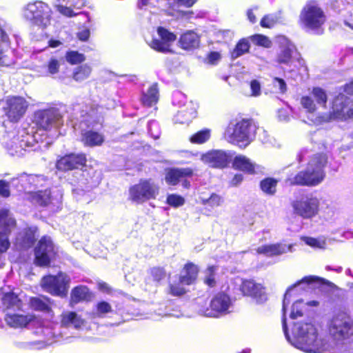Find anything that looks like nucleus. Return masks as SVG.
I'll use <instances>...</instances> for the list:
<instances>
[{"mask_svg":"<svg viewBox=\"0 0 353 353\" xmlns=\"http://www.w3.org/2000/svg\"><path fill=\"white\" fill-rule=\"evenodd\" d=\"M51 13L50 6L41 1L29 3L24 10L26 18L41 28H46L50 23Z\"/></svg>","mask_w":353,"mask_h":353,"instance_id":"nucleus-8","label":"nucleus"},{"mask_svg":"<svg viewBox=\"0 0 353 353\" xmlns=\"http://www.w3.org/2000/svg\"><path fill=\"white\" fill-rule=\"evenodd\" d=\"M2 48L0 47V66H10L14 63L13 57H9L6 54H3Z\"/></svg>","mask_w":353,"mask_h":353,"instance_id":"nucleus-55","label":"nucleus"},{"mask_svg":"<svg viewBox=\"0 0 353 353\" xmlns=\"http://www.w3.org/2000/svg\"><path fill=\"white\" fill-rule=\"evenodd\" d=\"M158 34L163 41L159 39H152L149 43V46L154 50L165 53L170 52L169 42L174 41L176 39V36L168 31L163 28H159L157 30Z\"/></svg>","mask_w":353,"mask_h":353,"instance_id":"nucleus-21","label":"nucleus"},{"mask_svg":"<svg viewBox=\"0 0 353 353\" xmlns=\"http://www.w3.org/2000/svg\"><path fill=\"white\" fill-rule=\"evenodd\" d=\"M159 193V186L152 179H141L129 190V198L133 202L143 203L155 199Z\"/></svg>","mask_w":353,"mask_h":353,"instance_id":"nucleus-7","label":"nucleus"},{"mask_svg":"<svg viewBox=\"0 0 353 353\" xmlns=\"http://www.w3.org/2000/svg\"><path fill=\"white\" fill-rule=\"evenodd\" d=\"M199 269L198 267L192 263H187L183 270V274L180 276V283L185 285L192 284L196 279Z\"/></svg>","mask_w":353,"mask_h":353,"instance_id":"nucleus-34","label":"nucleus"},{"mask_svg":"<svg viewBox=\"0 0 353 353\" xmlns=\"http://www.w3.org/2000/svg\"><path fill=\"white\" fill-rule=\"evenodd\" d=\"M151 274L155 281H159L165 276V272L161 268H153L151 269Z\"/></svg>","mask_w":353,"mask_h":353,"instance_id":"nucleus-57","label":"nucleus"},{"mask_svg":"<svg viewBox=\"0 0 353 353\" xmlns=\"http://www.w3.org/2000/svg\"><path fill=\"white\" fill-rule=\"evenodd\" d=\"M330 335L335 341H343L353 335V321L344 311L335 312L328 324Z\"/></svg>","mask_w":353,"mask_h":353,"instance_id":"nucleus-5","label":"nucleus"},{"mask_svg":"<svg viewBox=\"0 0 353 353\" xmlns=\"http://www.w3.org/2000/svg\"><path fill=\"white\" fill-rule=\"evenodd\" d=\"M46 69L45 76H54L59 71L60 61L54 58H51L43 66Z\"/></svg>","mask_w":353,"mask_h":353,"instance_id":"nucleus-41","label":"nucleus"},{"mask_svg":"<svg viewBox=\"0 0 353 353\" xmlns=\"http://www.w3.org/2000/svg\"><path fill=\"white\" fill-rule=\"evenodd\" d=\"M327 99V94L322 88H314L310 96L301 97V104L307 112L312 114L316 110V105L324 106Z\"/></svg>","mask_w":353,"mask_h":353,"instance_id":"nucleus-15","label":"nucleus"},{"mask_svg":"<svg viewBox=\"0 0 353 353\" xmlns=\"http://www.w3.org/2000/svg\"><path fill=\"white\" fill-rule=\"evenodd\" d=\"M210 137L211 130L205 128L192 134L190 137L189 140L194 144H203L207 142L210 139Z\"/></svg>","mask_w":353,"mask_h":353,"instance_id":"nucleus-38","label":"nucleus"},{"mask_svg":"<svg viewBox=\"0 0 353 353\" xmlns=\"http://www.w3.org/2000/svg\"><path fill=\"white\" fill-rule=\"evenodd\" d=\"M36 333L43 336L44 340L42 342L45 343V345H50L53 343L51 339L54 337V333L52 328L48 326H42L38 328Z\"/></svg>","mask_w":353,"mask_h":353,"instance_id":"nucleus-46","label":"nucleus"},{"mask_svg":"<svg viewBox=\"0 0 353 353\" xmlns=\"http://www.w3.org/2000/svg\"><path fill=\"white\" fill-rule=\"evenodd\" d=\"M46 178L43 175H21V181L22 182H28L30 185H34L36 187L40 186L42 185V182L45 181Z\"/></svg>","mask_w":353,"mask_h":353,"instance_id":"nucleus-44","label":"nucleus"},{"mask_svg":"<svg viewBox=\"0 0 353 353\" xmlns=\"http://www.w3.org/2000/svg\"><path fill=\"white\" fill-rule=\"evenodd\" d=\"M158 93L157 85H152L149 88L148 92L145 94H143L142 97L141 99L143 105L146 106H152L155 104L159 99Z\"/></svg>","mask_w":353,"mask_h":353,"instance_id":"nucleus-35","label":"nucleus"},{"mask_svg":"<svg viewBox=\"0 0 353 353\" xmlns=\"http://www.w3.org/2000/svg\"><path fill=\"white\" fill-rule=\"evenodd\" d=\"M201 160L212 168H222L228 165L229 156L223 150H212L203 154Z\"/></svg>","mask_w":353,"mask_h":353,"instance_id":"nucleus-22","label":"nucleus"},{"mask_svg":"<svg viewBox=\"0 0 353 353\" xmlns=\"http://www.w3.org/2000/svg\"><path fill=\"white\" fill-rule=\"evenodd\" d=\"M254 132V126L250 121L243 119L238 122L231 121L225 131L224 137L230 143L245 147L253 139Z\"/></svg>","mask_w":353,"mask_h":353,"instance_id":"nucleus-3","label":"nucleus"},{"mask_svg":"<svg viewBox=\"0 0 353 353\" xmlns=\"http://www.w3.org/2000/svg\"><path fill=\"white\" fill-rule=\"evenodd\" d=\"M240 290L244 295L252 297L257 303H261L267 300L264 288L254 280H243Z\"/></svg>","mask_w":353,"mask_h":353,"instance_id":"nucleus-18","label":"nucleus"},{"mask_svg":"<svg viewBox=\"0 0 353 353\" xmlns=\"http://www.w3.org/2000/svg\"><path fill=\"white\" fill-rule=\"evenodd\" d=\"M24 134H26L25 130H23L21 132V137L23 139H20L19 137H14V145H11L12 148L14 147V149L16 150V152H18V149L21 148L23 149L25 147H29L31 146V140L32 139V137L29 134H26L24 137Z\"/></svg>","mask_w":353,"mask_h":353,"instance_id":"nucleus-39","label":"nucleus"},{"mask_svg":"<svg viewBox=\"0 0 353 353\" xmlns=\"http://www.w3.org/2000/svg\"><path fill=\"white\" fill-rule=\"evenodd\" d=\"M250 40L256 45L265 48H270L272 42L268 37L262 34H255L250 37Z\"/></svg>","mask_w":353,"mask_h":353,"instance_id":"nucleus-50","label":"nucleus"},{"mask_svg":"<svg viewBox=\"0 0 353 353\" xmlns=\"http://www.w3.org/2000/svg\"><path fill=\"white\" fill-rule=\"evenodd\" d=\"M295 47L293 44L287 42L286 45L281 47L280 52L276 57V61L279 64L288 66L290 71L299 70L305 67V61L295 55Z\"/></svg>","mask_w":353,"mask_h":353,"instance_id":"nucleus-11","label":"nucleus"},{"mask_svg":"<svg viewBox=\"0 0 353 353\" xmlns=\"http://www.w3.org/2000/svg\"><path fill=\"white\" fill-rule=\"evenodd\" d=\"M301 239L305 243V244L314 248L325 249L326 246L325 241L323 239H319L312 237H302Z\"/></svg>","mask_w":353,"mask_h":353,"instance_id":"nucleus-49","label":"nucleus"},{"mask_svg":"<svg viewBox=\"0 0 353 353\" xmlns=\"http://www.w3.org/2000/svg\"><path fill=\"white\" fill-rule=\"evenodd\" d=\"M62 192L59 190L53 191L46 190L36 192L34 199L40 205L48 206L51 205L59 208L62 201Z\"/></svg>","mask_w":353,"mask_h":353,"instance_id":"nucleus-20","label":"nucleus"},{"mask_svg":"<svg viewBox=\"0 0 353 353\" xmlns=\"http://www.w3.org/2000/svg\"><path fill=\"white\" fill-rule=\"evenodd\" d=\"M350 118H353L352 101L344 95H339L334 100L331 112L318 116L312 121L319 125L333 120L343 121Z\"/></svg>","mask_w":353,"mask_h":353,"instance_id":"nucleus-4","label":"nucleus"},{"mask_svg":"<svg viewBox=\"0 0 353 353\" xmlns=\"http://www.w3.org/2000/svg\"><path fill=\"white\" fill-rule=\"evenodd\" d=\"M288 252H292V245H287L283 243L265 245L259 247L256 252L267 256H279Z\"/></svg>","mask_w":353,"mask_h":353,"instance_id":"nucleus-25","label":"nucleus"},{"mask_svg":"<svg viewBox=\"0 0 353 353\" xmlns=\"http://www.w3.org/2000/svg\"><path fill=\"white\" fill-rule=\"evenodd\" d=\"M0 194L3 197L10 196L9 183L3 180L0 181Z\"/></svg>","mask_w":353,"mask_h":353,"instance_id":"nucleus-61","label":"nucleus"},{"mask_svg":"<svg viewBox=\"0 0 353 353\" xmlns=\"http://www.w3.org/2000/svg\"><path fill=\"white\" fill-rule=\"evenodd\" d=\"M65 0H57V4L56 6L57 8V10L63 14L65 16L67 17H72L75 15L76 14L74 12V11L72 10V8L70 7L68 5H63V3Z\"/></svg>","mask_w":353,"mask_h":353,"instance_id":"nucleus-51","label":"nucleus"},{"mask_svg":"<svg viewBox=\"0 0 353 353\" xmlns=\"http://www.w3.org/2000/svg\"><path fill=\"white\" fill-rule=\"evenodd\" d=\"M281 17L279 14H270L264 16L260 21L263 28H270L279 22Z\"/></svg>","mask_w":353,"mask_h":353,"instance_id":"nucleus-45","label":"nucleus"},{"mask_svg":"<svg viewBox=\"0 0 353 353\" xmlns=\"http://www.w3.org/2000/svg\"><path fill=\"white\" fill-rule=\"evenodd\" d=\"M167 203L172 207L177 208L183 205L185 203V200L179 195L170 194L167 197Z\"/></svg>","mask_w":353,"mask_h":353,"instance_id":"nucleus-53","label":"nucleus"},{"mask_svg":"<svg viewBox=\"0 0 353 353\" xmlns=\"http://www.w3.org/2000/svg\"><path fill=\"white\" fill-rule=\"evenodd\" d=\"M196 110L194 104L190 102L185 109L180 110L174 116V121L176 123L181 124H188L194 118L196 117Z\"/></svg>","mask_w":353,"mask_h":353,"instance_id":"nucleus-28","label":"nucleus"},{"mask_svg":"<svg viewBox=\"0 0 353 353\" xmlns=\"http://www.w3.org/2000/svg\"><path fill=\"white\" fill-rule=\"evenodd\" d=\"M250 44L248 41L245 39L241 40L236 46V48L232 52V58L236 59L239 57L248 52Z\"/></svg>","mask_w":353,"mask_h":353,"instance_id":"nucleus-43","label":"nucleus"},{"mask_svg":"<svg viewBox=\"0 0 353 353\" xmlns=\"http://www.w3.org/2000/svg\"><path fill=\"white\" fill-rule=\"evenodd\" d=\"M302 307H303L302 301L299 300V301H296V302H294L292 306L290 317L292 319H295L297 316H302L303 315Z\"/></svg>","mask_w":353,"mask_h":353,"instance_id":"nucleus-54","label":"nucleus"},{"mask_svg":"<svg viewBox=\"0 0 353 353\" xmlns=\"http://www.w3.org/2000/svg\"><path fill=\"white\" fill-rule=\"evenodd\" d=\"M112 311V306L110 303L105 301H100L96 305L95 310L91 313V316L93 319L103 318Z\"/></svg>","mask_w":353,"mask_h":353,"instance_id":"nucleus-37","label":"nucleus"},{"mask_svg":"<svg viewBox=\"0 0 353 353\" xmlns=\"http://www.w3.org/2000/svg\"><path fill=\"white\" fill-rule=\"evenodd\" d=\"M35 121L39 128L48 130L61 123V116L57 109L43 110L36 113Z\"/></svg>","mask_w":353,"mask_h":353,"instance_id":"nucleus-14","label":"nucleus"},{"mask_svg":"<svg viewBox=\"0 0 353 353\" xmlns=\"http://www.w3.org/2000/svg\"><path fill=\"white\" fill-rule=\"evenodd\" d=\"M217 268L212 265L209 266L205 271L204 283L210 287H214L216 285Z\"/></svg>","mask_w":353,"mask_h":353,"instance_id":"nucleus-40","label":"nucleus"},{"mask_svg":"<svg viewBox=\"0 0 353 353\" xmlns=\"http://www.w3.org/2000/svg\"><path fill=\"white\" fill-rule=\"evenodd\" d=\"M65 1H66V5L76 9H81L84 6V1L83 0H65Z\"/></svg>","mask_w":353,"mask_h":353,"instance_id":"nucleus-62","label":"nucleus"},{"mask_svg":"<svg viewBox=\"0 0 353 353\" xmlns=\"http://www.w3.org/2000/svg\"><path fill=\"white\" fill-rule=\"evenodd\" d=\"M325 21L324 12L313 2L306 4L300 14L301 24L308 30H319Z\"/></svg>","mask_w":353,"mask_h":353,"instance_id":"nucleus-9","label":"nucleus"},{"mask_svg":"<svg viewBox=\"0 0 353 353\" xmlns=\"http://www.w3.org/2000/svg\"><path fill=\"white\" fill-rule=\"evenodd\" d=\"M179 43L183 49L192 50L199 47L200 39L194 32L188 31L181 36Z\"/></svg>","mask_w":353,"mask_h":353,"instance_id":"nucleus-29","label":"nucleus"},{"mask_svg":"<svg viewBox=\"0 0 353 353\" xmlns=\"http://www.w3.org/2000/svg\"><path fill=\"white\" fill-rule=\"evenodd\" d=\"M7 24L5 21L0 19V37L3 43L8 41V36L6 33Z\"/></svg>","mask_w":353,"mask_h":353,"instance_id":"nucleus-60","label":"nucleus"},{"mask_svg":"<svg viewBox=\"0 0 353 353\" xmlns=\"http://www.w3.org/2000/svg\"><path fill=\"white\" fill-rule=\"evenodd\" d=\"M65 59L70 64H77L84 61L85 57L84 54L77 51H70L66 53Z\"/></svg>","mask_w":353,"mask_h":353,"instance_id":"nucleus-48","label":"nucleus"},{"mask_svg":"<svg viewBox=\"0 0 353 353\" xmlns=\"http://www.w3.org/2000/svg\"><path fill=\"white\" fill-rule=\"evenodd\" d=\"M35 228H27L21 232L16 239V243L23 248L32 246L35 241Z\"/></svg>","mask_w":353,"mask_h":353,"instance_id":"nucleus-33","label":"nucleus"},{"mask_svg":"<svg viewBox=\"0 0 353 353\" xmlns=\"http://www.w3.org/2000/svg\"><path fill=\"white\" fill-rule=\"evenodd\" d=\"M35 317L31 314H19L10 312H6L5 321L7 324L14 328L26 327L29 323L34 322Z\"/></svg>","mask_w":353,"mask_h":353,"instance_id":"nucleus-24","label":"nucleus"},{"mask_svg":"<svg viewBox=\"0 0 353 353\" xmlns=\"http://www.w3.org/2000/svg\"><path fill=\"white\" fill-rule=\"evenodd\" d=\"M92 298V294L85 285H79L74 288L70 294V302L77 304L81 301H89Z\"/></svg>","mask_w":353,"mask_h":353,"instance_id":"nucleus-32","label":"nucleus"},{"mask_svg":"<svg viewBox=\"0 0 353 353\" xmlns=\"http://www.w3.org/2000/svg\"><path fill=\"white\" fill-rule=\"evenodd\" d=\"M81 140L84 145L94 147L101 145L104 141V137L97 132L88 130L82 132Z\"/></svg>","mask_w":353,"mask_h":353,"instance_id":"nucleus-30","label":"nucleus"},{"mask_svg":"<svg viewBox=\"0 0 353 353\" xmlns=\"http://www.w3.org/2000/svg\"><path fill=\"white\" fill-rule=\"evenodd\" d=\"M86 157L84 154H70L61 157L57 162L58 170L66 171L78 169L85 165Z\"/></svg>","mask_w":353,"mask_h":353,"instance_id":"nucleus-19","label":"nucleus"},{"mask_svg":"<svg viewBox=\"0 0 353 353\" xmlns=\"http://www.w3.org/2000/svg\"><path fill=\"white\" fill-rule=\"evenodd\" d=\"M54 254V245L51 239L44 236L34 249L35 263L39 266H47Z\"/></svg>","mask_w":353,"mask_h":353,"instance_id":"nucleus-13","label":"nucleus"},{"mask_svg":"<svg viewBox=\"0 0 353 353\" xmlns=\"http://www.w3.org/2000/svg\"><path fill=\"white\" fill-rule=\"evenodd\" d=\"M0 225L3 228V232H0V254L7 251L10 247L8 232L15 225L14 219L10 216V212L6 209L0 210Z\"/></svg>","mask_w":353,"mask_h":353,"instance_id":"nucleus-16","label":"nucleus"},{"mask_svg":"<svg viewBox=\"0 0 353 353\" xmlns=\"http://www.w3.org/2000/svg\"><path fill=\"white\" fill-rule=\"evenodd\" d=\"M273 85L277 88L281 93H284L287 90V85L283 79L275 77L273 80Z\"/></svg>","mask_w":353,"mask_h":353,"instance_id":"nucleus-58","label":"nucleus"},{"mask_svg":"<svg viewBox=\"0 0 353 353\" xmlns=\"http://www.w3.org/2000/svg\"><path fill=\"white\" fill-rule=\"evenodd\" d=\"M250 88L252 91L250 96L258 97L261 94V84L257 80H252L250 82Z\"/></svg>","mask_w":353,"mask_h":353,"instance_id":"nucleus-59","label":"nucleus"},{"mask_svg":"<svg viewBox=\"0 0 353 353\" xmlns=\"http://www.w3.org/2000/svg\"><path fill=\"white\" fill-rule=\"evenodd\" d=\"M192 173L193 170L190 168H172L167 172L165 180L168 184L175 185L181 179L192 176Z\"/></svg>","mask_w":353,"mask_h":353,"instance_id":"nucleus-27","label":"nucleus"},{"mask_svg":"<svg viewBox=\"0 0 353 353\" xmlns=\"http://www.w3.org/2000/svg\"><path fill=\"white\" fill-rule=\"evenodd\" d=\"M327 163V157L323 154H316L310 160L306 169L287 179L290 185L316 186L325 178L324 168Z\"/></svg>","mask_w":353,"mask_h":353,"instance_id":"nucleus-2","label":"nucleus"},{"mask_svg":"<svg viewBox=\"0 0 353 353\" xmlns=\"http://www.w3.org/2000/svg\"><path fill=\"white\" fill-rule=\"evenodd\" d=\"M27 108L28 103L23 98L12 97L3 102V110L10 121H17L23 117Z\"/></svg>","mask_w":353,"mask_h":353,"instance_id":"nucleus-12","label":"nucleus"},{"mask_svg":"<svg viewBox=\"0 0 353 353\" xmlns=\"http://www.w3.org/2000/svg\"><path fill=\"white\" fill-rule=\"evenodd\" d=\"M0 299H1L2 305L7 312L11 310L15 311L20 310L21 307V301L18 296L10 290L5 288L0 290Z\"/></svg>","mask_w":353,"mask_h":353,"instance_id":"nucleus-23","label":"nucleus"},{"mask_svg":"<svg viewBox=\"0 0 353 353\" xmlns=\"http://www.w3.org/2000/svg\"><path fill=\"white\" fill-rule=\"evenodd\" d=\"M231 305L230 297L224 293L216 294L210 302V310L207 309L205 315L209 317H218L226 314Z\"/></svg>","mask_w":353,"mask_h":353,"instance_id":"nucleus-17","label":"nucleus"},{"mask_svg":"<svg viewBox=\"0 0 353 353\" xmlns=\"http://www.w3.org/2000/svg\"><path fill=\"white\" fill-rule=\"evenodd\" d=\"M233 166L235 169L241 170L248 174H254L256 165L252 163L248 158L243 155L235 157L233 161Z\"/></svg>","mask_w":353,"mask_h":353,"instance_id":"nucleus-31","label":"nucleus"},{"mask_svg":"<svg viewBox=\"0 0 353 353\" xmlns=\"http://www.w3.org/2000/svg\"><path fill=\"white\" fill-rule=\"evenodd\" d=\"M220 59L221 55L216 52H212L208 56V62L211 64H215Z\"/></svg>","mask_w":353,"mask_h":353,"instance_id":"nucleus-63","label":"nucleus"},{"mask_svg":"<svg viewBox=\"0 0 353 353\" xmlns=\"http://www.w3.org/2000/svg\"><path fill=\"white\" fill-rule=\"evenodd\" d=\"M277 181L272 178H267L261 182V188L266 194H274L276 192Z\"/></svg>","mask_w":353,"mask_h":353,"instance_id":"nucleus-42","label":"nucleus"},{"mask_svg":"<svg viewBox=\"0 0 353 353\" xmlns=\"http://www.w3.org/2000/svg\"><path fill=\"white\" fill-rule=\"evenodd\" d=\"M92 72V68L88 64L77 67L73 72V79L78 82L87 79Z\"/></svg>","mask_w":353,"mask_h":353,"instance_id":"nucleus-36","label":"nucleus"},{"mask_svg":"<svg viewBox=\"0 0 353 353\" xmlns=\"http://www.w3.org/2000/svg\"><path fill=\"white\" fill-rule=\"evenodd\" d=\"M60 323L62 327L80 329L84 325L85 320L75 312L65 311L60 316Z\"/></svg>","mask_w":353,"mask_h":353,"instance_id":"nucleus-26","label":"nucleus"},{"mask_svg":"<svg viewBox=\"0 0 353 353\" xmlns=\"http://www.w3.org/2000/svg\"><path fill=\"white\" fill-rule=\"evenodd\" d=\"M183 284L179 282V283L171 284L170 286V293L174 296H181L183 295L185 290L181 286Z\"/></svg>","mask_w":353,"mask_h":353,"instance_id":"nucleus-56","label":"nucleus"},{"mask_svg":"<svg viewBox=\"0 0 353 353\" xmlns=\"http://www.w3.org/2000/svg\"><path fill=\"white\" fill-rule=\"evenodd\" d=\"M294 214L304 219H312L319 212L320 201L312 194H302L291 202Z\"/></svg>","mask_w":353,"mask_h":353,"instance_id":"nucleus-6","label":"nucleus"},{"mask_svg":"<svg viewBox=\"0 0 353 353\" xmlns=\"http://www.w3.org/2000/svg\"><path fill=\"white\" fill-rule=\"evenodd\" d=\"M70 277L62 272L57 276L48 275L44 276L41 281L42 288L53 295H65L69 288Z\"/></svg>","mask_w":353,"mask_h":353,"instance_id":"nucleus-10","label":"nucleus"},{"mask_svg":"<svg viewBox=\"0 0 353 353\" xmlns=\"http://www.w3.org/2000/svg\"><path fill=\"white\" fill-rule=\"evenodd\" d=\"M243 179V176L241 174H238L234 175L233 179H232L230 183L233 186H237L239 185Z\"/></svg>","mask_w":353,"mask_h":353,"instance_id":"nucleus-64","label":"nucleus"},{"mask_svg":"<svg viewBox=\"0 0 353 353\" xmlns=\"http://www.w3.org/2000/svg\"><path fill=\"white\" fill-rule=\"evenodd\" d=\"M30 305H31V307L35 310H39V311H48L49 310L48 304L46 303L44 301H43L39 298H32L30 299Z\"/></svg>","mask_w":353,"mask_h":353,"instance_id":"nucleus-52","label":"nucleus"},{"mask_svg":"<svg viewBox=\"0 0 353 353\" xmlns=\"http://www.w3.org/2000/svg\"><path fill=\"white\" fill-rule=\"evenodd\" d=\"M223 201L224 200L222 196L216 194H212L209 198L203 199L202 203L203 205L210 206L211 208H216L221 205Z\"/></svg>","mask_w":353,"mask_h":353,"instance_id":"nucleus-47","label":"nucleus"},{"mask_svg":"<svg viewBox=\"0 0 353 353\" xmlns=\"http://www.w3.org/2000/svg\"><path fill=\"white\" fill-rule=\"evenodd\" d=\"M330 282L318 276H307L303 278L293 286L289 288L284 295L283 301V329L287 340L292 345L307 353H319L328 351L332 348V344L328 340L319 334L315 326L307 322L294 323L292 328L291 335L288 332L286 326L285 310L290 304L288 297L290 293L296 288L306 290L314 288L322 284H329Z\"/></svg>","mask_w":353,"mask_h":353,"instance_id":"nucleus-1","label":"nucleus"}]
</instances>
